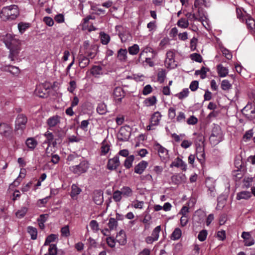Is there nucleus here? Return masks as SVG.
Masks as SVG:
<instances>
[{
  "instance_id": "obj_1",
  "label": "nucleus",
  "mask_w": 255,
  "mask_h": 255,
  "mask_svg": "<svg viewBox=\"0 0 255 255\" xmlns=\"http://www.w3.org/2000/svg\"><path fill=\"white\" fill-rule=\"evenodd\" d=\"M1 40L4 43L6 47L9 49V58L13 61L20 50V42L15 35L7 33L0 36Z\"/></svg>"
},
{
  "instance_id": "obj_2",
  "label": "nucleus",
  "mask_w": 255,
  "mask_h": 255,
  "mask_svg": "<svg viewBox=\"0 0 255 255\" xmlns=\"http://www.w3.org/2000/svg\"><path fill=\"white\" fill-rule=\"evenodd\" d=\"M19 15L18 7L15 4L3 7L0 12V18L5 21L15 20Z\"/></svg>"
},
{
  "instance_id": "obj_3",
  "label": "nucleus",
  "mask_w": 255,
  "mask_h": 255,
  "mask_svg": "<svg viewBox=\"0 0 255 255\" xmlns=\"http://www.w3.org/2000/svg\"><path fill=\"white\" fill-rule=\"evenodd\" d=\"M0 135L3 138L11 140L13 136L11 126L7 123H0Z\"/></svg>"
},
{
  "instance_id": "obj_4",
  "label": "nucleus",
  "mask_w": 255,
  "mask_h": 255,
  "mask_svg": "<svg viewBox=\"0 0 255 255\" xmlns=\"http://www.w3.org/2000/svg\"><path fill=\"white\" fill-rule=\"evenodd\" d=\"M210 140L214 144H217L223 139V133L220 126L216 125L212 129Z\"/></svg>"
},
{
  "instance_id": "obj_5",
  "label": "nucleus",
  "mask_w": 255,
  "mask_h": 255,
  "mask_svg": "<svg viewBox=\"0 0 255 255\" xmlns=\"http://www.w3.org/2000/svg\"><path fill=\"white\" fill-rule=\"evenodd\" d=\"M27 122V119L25 115L20 114H18L15 121V130L23 131L26 127Z\"/></svg>"
},
{
  "instance_id": "obj_6",
  "label": "nucleus",
  "mask_w": 255,
  "mask_h": 255,
  "mask_svg": "<svg viewBox=\"0 0 255 255\" xmlns=\"http://www.w3.org/2000/svg\"><path fill=\"white\" fill-rule=\"evenodd\" d=\"M88 168V163L85 161H83L79 165L70 167V170L73 173L79 175L87 172Z\"/></svg>"
},
{
  "instance_id": "obj_7",
  "label": "nucleus",
  "mask_w": 255,
  "mask_h": 255,
  "mask_svg": "<svg viewBox=\"0 0 255 255\" xmlns=\"http://www.w3.org/2000/svg\"><path fill=\"white\" fill-rule=\"evenodd\" d=\"M50 84L49 83L42 84L39 85L35 89V94L40 98H46L48 95V89H49Z\"/></svg>"
},
{
  "instance_id": "obj_8",
  "label": "nucleus",
  "mask_w": 255,
  "mask_h": 255,
  "mask_svg": "<svg viewBox=\"0 0 255 255\" xmlns=\"http://www.w3.org/2000/svg\"><path fill=\"white\" fill-rule=\"evenodd\" d=\"M130 135V131L128 127L121 128L118 134V138L122 141H126L128 140Z\"/></svg>"
},
{
  "instance_id": "obj_9",
  "label": "nucleus",
  "mask_w": 255,
  "mask_h": 255,
  "mask_svg": "<svg viewBox=\"0 0 255 255\" xmlns=\"http://www.w3.org/2000/svg\"><path fill=\"white\" fill-rule=\"evenodd\" d=\"M165 64L168 68H173L176 66L175 61V53L172 51H168L166 53V57Z\"/></svg>"
},
{
  "instance_id": "obj_10",
  "label": "nucleus",
  "mask_w": 255,
  "mask_h": 255,
  "mask_svg": "<svg viewBox=\"0 0 255 255\" xmlns=\"http://www.w3.org/2000/svg\"><path fill=\"white\" fill-rule=\"evenodd\" d=\"M120 165L119 157L117 155L113 158L109 159L107 168L109 170H114L116 169Z\"/></svg>"
},
{
  "instance_id": "obj_11",
  "label": "nucleus",
  "mask_w": 255,
  "mask_h": 255,
  "mask_svg": "<svg viewBox=\"0 0 255 255\" xmlns=\"http://www.w3.org/2000/svg\"><path fill=\"white\" fill-rule=\"evenodd\" d=\"M113 96L116 103H120L125 97V92L121 87H116L113 92Z\"/></svg>"
},
{
  "instance_id": "obj_12",
  "label": "nucleus",
  "mask_w": 255,
  "mask_h": 255,
  "mask_svg": "<svg viewBox=\"0 0 255 255\" xmlns=\"http://www.w3.org/2000/svg\"><path fill=\"white\" fill-rule=\"evenodd\" d=\"M185 16L191 21L197 20L199 21H202L204 20V18H205L204 15L201 13V12H198V14H196L191 12H187L185 14Z\"/></svg>"
},
{
  "instance_id": "obj_13",
  "label": "nucleus",
  "mask_w": 255,
  "mask_h": 255,
  "mask_svg": "<svg viewBox=\"0 0 255 255\" xmlns=\"http://www.w3.org/2000/svg\"><path fill=\"white\" fill-rule=\"evenodd\" d=\"M94 19H95V17L90 15L84 18L82 25L83 29L88 30L89 31L96 30V28L93 25H91L90 26H89L88 25L89 20Z\"/></svg>"
},
{
  "instance_id": "obj_14",
  "label": "nucleus",
  "mask_w": 255,
  "mask_h": 255,
  "mask_svg": "<svg viewBox=\"0 0 255 255\" xmlns=\"http://www.w3.org/2000/svg\"><path fill=\"white\" fill-rule=\"evenodd\" d=\"M147 166L148 162L146 161L142 160L135 166L134 169V172L141 174L143 172Z\"/></svg>"
},
{
  "instance_id": "obj_15",
  "label": "nucleus",
  "mask_w": 255,
  "mask_h": 255,
  "mask_svg": "<svg viewBox=\"0 0 255 255\" xmlns=\"http://www.w3.org/2000/svg\"><path fill=\"white\" fill-rule=\"evenodd\" d=\"M180 167L183 170H186V164L179 157H177L170 165V167Z\"/></svg>"
},
{
  "instance_id": "obj_16",
  "label": "nucleus",
  "mask_w": 255,
  "mask_h": 255,
  "mask_svg": "<svg viewBox=\"0 0 255 255\" xmlns=\"http://www.w3.org/2000/svg\"><path fill=\"white\" fill-rule=\"evenodd\" d=\"M93 200L97 205H101L104 201L103 193L100 191H95L94 192Z\"/></svg>"
},
{
  "instance_id": "obj_17",
  "label": "nucleus",
  "mask_w": 255,
  "mask_h": 255,
  "mask_svg": "<svg viewBox=\"0 0 255 255\" xmlns=\"http://www.w3.org/2000/svg\"><path fill=\"white\" fill-rule=\"evenodd\" d=\"M2 70L8 72L13 75H16L19 73L20 70L17 67L12 65H5L2 67Z\"/></svg>"
},
{
  "instance_id": "obj_18",
  "label": "nucleus",
  "mask_w": 255,
  "mask_h": 255,
  "mask_svg": "<svg viewBox=\"0 0 255 255\" xmlns=\"http://www.w3.org/2000/svg\"><path fill=\"white\" fill-rule=\"evenodd\" d=\"M206 185L210 191V194L211 196H215V186L214 181L211 179H208L206 180Z\"/></svg>"
},
{
  "instance_id": "obj_19",
  "label": "nucleus",
  "mask_w": 255,
  "mask_h": 255,
  "mask_svg": "<svg viewBox=\"0 0 255 255\" xmlns=\"http://www.w3.org/2000/svg\"><path fill=\"white\" fill-rule=\"evenodd\" d=\"M162 115L159 112L154 113L151 117L150 120V123L153 126H157L159 125V122L161 120Z\"/></svg>"
},
{
  "instance_id": "obj_20",
  "label": "nucleus",
  "mask_w": 255,
  "mask_h": 255,
  "mask_svg": "<svg viewBox=\"0 0 255 255\" xmlns=\"http://www.w3.org/2000/svg\"><path fill=\"white\" fill-rule=\"evenodd\" d=\"M116 241L121 245H124L127 243L126 236L123 230L120 231L117 235Z\"/></svg>"
},
{
  "instance_id": "obj_21",
  "label": "nucleus",
  "mask_w": 255,
  "mask_h": 255,
  "mask_svg": "<svg viewBox=\"0 0 255 255\" xmlns=\"http://www.w3.org/2000/svg\"><path fill=\"white\" fill-rule=\"evenodd\" d=\"M243 114L249 119L252 120L255 118V108L248 109V107H246L243 110Z\"/></svg>"
},
{
  "instance_id": "obj_22",
  "label": "nucleus",
  "mask_w": 255,
  "mask_h": 255,
  "mask_svg": "<svg viewBox=\"0 0 255 255\" xmlns=\"http://www.w3.org/2000/svg\"><path fill=\"white\" fill-rule=\"evenodd\" d=\"M60 119L58 116H53L47 120V124L50 128L54 127L60 123Z\"/></svg>"
},
{
  "instance_id": "obj_23",
  "label": "nucleus",
  "mask_w": 255,
  "mask_h": 255,
  "mask_svg": "<svg viewBox=\"0 0 255 255\" xmlns=\"http://www.w3.org/2000/svg\"><path fill=\"white\" fill-rule=\"evenodd\" d=\"M205 215L204 213L201 211H197L195 215L193 216V221L195 223H197L199 224H201L204 222V217Z\"/></svg>"
},
{
  "instance_id": "obj_24",
  "label": "nucleus",
  "mask_w": 255,
  "mask_h": 255,
  "mask_svg": "<svg viewBox=\"0 0 255 255\" xmlns=\"http://www.w3.org/2000/svg\"><path fill=\"white\" fill-rule=\"evenodd\" d=\"M155 148L158 151L160 157H166L168 153V150L162 146L159 143H156L155 145Z\"/></svg>"
},
{
  "instance_id": "obj_25",
  "label": "nucleus",
  "mask_w": 255,
  "mask_h": 255,
  "mask_svg": "<svg viewBox=\"0 0 255 255\" xmlns=\"http://www.w3.org/2000/svg\"><path fill=\"white\" fill-rule=\"evenodd\" d=\"M218 75L220 77H226L229 73L228 69L224 67L222 64H219L217 67Z\"/></svg>"
},
{
  "instance_id": "obj_26",
  "label": "nucleus",
  "mask_w": 255,
  "mask_h": 255,
  "mask_svg": "<svg viewBox=\"0 0 255 255\" xmlns=\"http://www.w3.org/2000/svg\"><path fill=\"white\" fill-rule=\"evenodd\" d=\"M120 191L124 197L128 198L132 195V190L129 187L124 186Z\"/></svg>"
},
{
  "instance_id": "obj_27",
  "label": "nucleus",
  "mask_w": 255,
  "mask_h": 255,
  "mask_svg": "<svg viewBox=\"0 0 255 255\" xmlns=\"http://www.w3.org/2000/svg\"><path fill=\"white\" fill-rule=\"evenodd\" d=\"M89 63L90 60L89 58L82 55L79 56V65L81 68H84L86 67L89 65Z\"/></svg>"
},
{
  "instance_id": "obj_28",
  "label": "nucleus",
  "mask_w": 255,
  "mask_h": 255,
  "mask_svg": "<svg viewBox=\"0 0 255 255\" xmlns=\"http://www.w3.org/2000/svg\"><path fill=\"white\" fill-rule=\"evenodd\" d=\"M117 58L121 62L126 61L127 59V51L126 49H120L117 54Z\"/></svg>"
},
{
  "instance_id": "obj_29",
  "label": "nucleus",
  "mask_w": 255,
  "mask_h": 255,
  "mask_svg": "<svg viewBox=\"0 0 255 255\" xmlns=\"http://www.w3.org/2000/svg\"><path fill=\"white\" fill-rule=\"evenodd\" d=\"M252 196V194L249 191H244L241 192H239L237 195V199L241 200V199H248Z\"/></svg>"
},
{
  "instance_id": "obj_30",
  "label": "nucleus",
  "mask_w": 255,
  "mask_h": 255,
  "mask_svg": "<svg viewBox=\"0 0 255 255\" xmlns=\"http://www.w3.org/2000/svg\"><path fill=\"white\" fill-rule=\"evenodd\" d=\"M196 156L197 158L201 163H202L204 162L205 153L204 152V149L202 147L197 148Z\"/></svg>"
},
{
  "instance_id": "obj_31",
  "label": "nucleus",
  "mask_w": 255,
  "mask_h": 255,
  "mask_svg": "<svg viewBox=\"0 0 255 255\" xmlns=\"http://www.w3.org/2000/svg\"><path fill=\"white\" fill-rule=\"evenodd\" d=\"M25 143L29 149L33 150L36 146L37 142L33 138H28L26 140Z\"/></svg>"
},
{
  "instance_id": "obj_32",
  "label": "nucleus",
  "mask_w": 255,
  "mask_h": 255,
  "mask_svg": "<svg viewBox=\"0 0 255 255\" xmlns=\"http://www.w3.org/2000/svg\"><path fill=\"white\" fill-rule=\"evenodd\" d=\"M27 230L28 233L31 237V239L33 240H36L37 236V230L36 228L32 226H28Z\"/></svg>"
},
{
  "instance_id": "obj_33",
  "label": "nucleus",
  "mask_w": 255,
  "mask_h": 255,
  "mask_svg": "<svg viewBox=\"0 0 255 255\" xmlns=\"http://www.w3.org/2000/svg\"><path fill=\"white\" fill-rule=\"evenodd\" d=\"M108 226L110 231L115 230L118 227V222L116 219L111 218L109 220Z\"/></svg>"
},
{
  "instance_id": "obj_34",
  "label": "nucleus",
  "mask_w": 255,
  "mask_h": 255,
  "mask_svg": "<svg viewBox=\"0 0 255 255\" xmlns=\"http://www.w3.org/2000/svg\"><path fill=\"white\" fill-rule=\"evenodd\" d=\"M182 235V231L179 228L175 229L171 235V239L173 240L179 239Z\"/></svg>"
},
{
  "instance_id": "obj_35",
  "label": "nucleus",
  "mask_w": 255,
  "mask_h": 255,
  "mask_svg": "<svg viewBox=\"0 0 255 255\" xmlns=\"http://www.w3.org/2000/svg\"><path fill=\"white\" fill-rule=\"evenodd\" d=\"M91 73L96 77L102 74V68L99 66H94L91 69Z\"/></svg>"
},
{
  "instance_id": "obj_36",
  "label": "nucleus",
  "mask_w": 255,
  "mask_h": 255,
  "mask_svg": "<svg viewBox=\"0 0 255 255\" xmlns=\"http://www.w3.org/2000/svg\"><path fill=\"white\" fill-rule=\"evenodd\" d=\"M58 238V235L55 234H51L49 235L45 240V243L44 244V246H50V243L54 242L56 239Z\"/></svg>"
},
{
  "instance_id": "obj_37",
  "label": "nucleus",
  "mask_w": 255,
  "mask_h": 255,
  "mask_svg": "<svg viewBox=\"0 0 255 255\" xmlns=\"http://www.w3.org/2000/svg\"><path fill=\"white\" fill-rule=\"evenodd\" d=\"M134 159V156L133 155L128 156L125 161L124 166L127 169L130 168L132 166V162Z\"/></svg>"
},
{
  "instance_id": "obj_38",
  "label": "nucleus",
  "mask_w": 255,
  "mask_h": 255,
  "mask_svg": "<svg viewBox=\"0 0 255 255\" xmlns=\"http://www.w3.org/2000/svg\"><path fill=\"white\" fill-rule=\"evenodd\" d=\"M177 24L181 28H186L189 26L188 20L185 18H181L178 20Z\"/></svg>"
},
{
  "instance_id": "obj_39",
  "label": "nucleus",
  "mask_w": 255,
  "mask_h": 255,
  "mask_svg": "<svg viewBox=\"0 0 255 255\" xmlns=\"http://www.w3.org/2000/svg\"><path fill=\"white\" fill-rule=\"evenodd\" d=\"M148 52H150L152 54V58H153L154 57L155 53L154 52V50L149 46H146L141 50L139 54V60H140L142 55H144V53H147Z\"/></svg>"
},
{
  "instance_id": "obj_40",
  "label": "nucleus",
  "mask_w": 255,
  "mask_h": 255,
  "mask_svg": "<svg viewBox=\"0 0 255 255\" xmlns=\"http://www.w3.org/2000/svg\"><path fill=\"white\" fill-rule=\"evenodd\" d=\"M97 111L100 115L106 114L107 112L106 105L103 103L99 104L97 108Z\"/></svg>"
},
{
  "instance_id": "obj_41",
  "label": "nucleus",
  "mask_w": 255,
  "mask_h": 255,
  "mask_svg": "<svg viewBox=\"0 0 255 255\" xmlns=\"http://www.w3.org/2000/svg\"><path fill=\"white\" fill-rule=\"evenodd\" d=\"M144 103L147 107L153 106L156 103V97L153 96L148 98L144 100Z\"/></svg>"
},
{
  "instance_id": "obj_42",
  "label": "nucleus",
  "mask_w": 255,
  "mask_h": 255,
  "mask_svg": "<svg viewBox=\"0 0 255 255\" xmlns=\"http://www.w3.org/2000/svg\"><path fill=\"white\" fill-rule=\"evenodd\" d=\"M81 191V189L76 185L73 184L71 187V196L72 198L78 195Z\"/></svg>"
},
{
  "instance_id": "obj_43",
  "label": "nucleus",
  "mask_w": 255,
  "mask_h": 255,
  "mask_svg": "<svg viewBox=\"0 0 255 255\" xmlns=\"http://www.w3.org/2000/svg\"><path fill=\"white\" fill-rule=\"evenodd\" d=\"M189 91L188 89L185 88L181 92L177 94L176 95V97H177L179 99L182 100L185 98H186L189 94Z\"/></svg>"
},
{
  "instance_id": "obj_44",
  "label": "nucleus",
  "mask_w": 255,
  "mask_h": 255,
  "mask_svg": "<svg viewBox=\"0 0 255 255\" xmlns=\"http://www.w3.org/2000/svg\"><path fill=\"white\" fill-rule=\"evenodd\" d=\"M128 50L130 54L134 55L138 53L139 48L137 44H135L132 46L129 47Z\"/></svg>"
},
{
  "instance_id": "obj_45",
  "label": "nucleus",
  "mask_w": 255,
  "mask_h": 255,
  "mask_svg": "<svg viewBox=\"0 0 255 255\" xmlns=\"http://www.w3.org/2000/svg\"><path fill=\"white\" fill-rule=\"evenodd\" d=\"M100 36L101 41L102 44L106 45L109 42L110 37L108 34H106L104 32H101Z\"/></svg>"
},
{
  "instance_id": "obj_46",
  "label": "nucleus",
  "mask_w": 255,
  "mask_h": 255,
  "mask_svg": "<svg viewBox=\"0 0 255 255\" xmlns=\"http://www.w3.org/2000/svg\"><path fill=\"white\" fill-rule=\"evenodd\" d=\"M166 73L165 70L161 69L157 73V80L160 83H163L165 78Z\"/></svg>"
},
{
  "instance_id": "obj_47",
  "label": "nucleus",
  "mask_w": 255,
  "mask_h": 255,
  "mask_svg": "<svg viewBox=\"0 0 255 255\" xmlns=\"http://www.w3.org/2000/svg\"><path fill=\"white\" fill-rule=\"evenodd\" d=\"M101 152L103 154L105 155L110 150V146L107 143L106 141L104 140L102 143Z\"/></svg>"
},
{
  "instance_id": "obj_48",
  "label": "nucleus",
  "mask_w": 255,
  "mask_h": 255,
  "mask_svg": "<svg viewBox=\"0 0 255 255\" xmlns=\"http://www.w3.org/2000/svg\"><path fill=\"white\" fill-rule=\"evenodd\" d=\"M207 71V68L204 67H202L200 70L196 71L195 74L196 75H200L202 79H204L206 76Z\"/></svg>"
},
{
  "instance_id": "obj_49",
  "label": "nucleus",
  "mask_w": 255,
  "mask_h": 255,
  "mask_svg": "<svg viewBox=\"0 0 255 255\" xmlns=\"http://www.w3.org/2000/svg\"><path fill=\"white\" fill-rule=\"evenodd\" d=\"M122 198V194L120 190H116L114 192L113 198L116 202H119L121 201Z\"/></svg>"
},
{
  "instance_id": "obj_50",
  "label": "nucleus",
  "mask_w": 255,
  "mask_h": 255,
  "mask_svg": "<svg viewBox=\"0 0 255 255\" xmlns=\"http://www.w3.org/2000/svg\"><path fill=\"white\" fill-rule=\"evenodd\" d=\"M161 231V227L160 226H158L153 230L152 233L151 234V236L153 239L155 240H157L159 238V234Z\"/></svg>"
},
{
  "instance_id": "obj_51",
  "label": "nucleus",
  "mask_w": 255,
  "mask_h": 255,
  "mask_svg": "<svg viewBox=\"0 0 255 255\" xmlns=\"http://www.w3.org/2000/svg\"><path fill=\"white\" fill-rule=\"evenodd\" d=\"M44 136L46 137V140H45L43 144L47 143L48 145H50V142L53 139V135L51 132L47 131L44 133Z\"/></svg>"
},
{
  "instance_id": "obj_52",
  "label": "nucleus",
  "mask_w": 255,
  "mask_h": 255,
  "mask_svg": "<svg viewBox=\"0 0 255 255\" xmlns=\"http://www.w3.org/2000/svg\"><path fill=\"white\" fill-rule=\"evenodd\" d=\"M221 87L222 90H228L231 88L232 85L228 80H223L222 81Z\"/></svg>"
},
{
  "instance_id": "obj_53",
  "label": "nucleus",
  "mask_w": 255,
  "mask_h": 255,
  "mask_svg": "<svg viewBox=\"0 0 255 255\" xmlns=\"http://www.w3.org/2000/svg\"><path fill=\"white\" fill-rule=\"evenodd\" d=\"M207 236V231L205 230H203L200 231L198 235V239L201 242L204 241Z\"/></svg>"
},
{
  "instance_id": "obj_54",
  "label": "nucleus",
  "mask_w": 255,
  "mask_h": 255,
  "mask_svg": "<svg viewBox=\"0 0 255 255\" xmlns=\"http://www.w3.org/2000/svg\"><path fill=\"white\" fill-rule=\"evenodd\" d=\"M48 254L50 255H56L57 253V249L56 245L52 244L50 245L48 248Z\"/></svg>"
},
{
  "instance_id": "obj_55",
  "label": "nucleus",
  "mask_w": 255,
  "mask_h": 255,
  "mask_svg": "<svg viewBox=\"0 0 255 255\" xmlns=\"http://www.w3.org/2000/svg\"><path fill=\"white\" fill-rule=\"evenodd\" d=\"M246 23L249 28L253 29L255 28V21L251 17H249L246 19Z\"/></svg>"
},
{
  "instance_id": "obj_56",
  "label": "nucleus",
  "mask_w": 255,
  "mask_h": 255,
  "mask_svg": "<svg viewBox=\"0 0 255 255\" xmlns=\"http://www.w3.org/2000/svg\"><path fill=\"white\" fill-rule=\"evenodd\" d=\"M205 0H195L194 3V6L198 8V12H201L200 6L205 4Z\"/></svg>"
},
{
  "instance_id": "obj_57",
  "label": "nucleus",
  "mask_w": 255,
  "mask_h": 255,
  "mask_svg": "<svg viewBox=\"0 0 255 255\" xmlns=\"http://www.w3.org/2000/svg\"><path fill=\"white\" fill-rule=\"evenodd\" d=\"M190 57L192 60L196 62L200 63L202 61V57L199 54L196 53H193L190 55Z\"/></svg>"
},
{
  "instance_id": "obj_58",
  "label": "nucleus",
  "mask_w": 255,
  "mask_h": 255,
  "mask_svg": "<svg viewBox=\"0 0 255 255\" xmlns=\"http://www.w3.org/2000/svg\"><path fill=\"white\" fill-rule=\"evenodd\" d=\"M29 26L28 23L19 22L18 24V28L20 33H23Z\"/></svg>"
},
{
  "instance_id": "obj_59",
  "label": "nucleus",
  "mask_w": 255,
  "mask_h": 255,
  "mask_svg": "<svg viewBox=\"0 0 255 255\" xmlns=\"http://www.w3.org/2000/svg\"><path fill=\"white\" fill-rule=\"evenodd\" d=\"M27 211L26 207H22L16 213V216L19 218H22L25 216Z\"/></svg>"
},
{
  "instance_id": "obj_60",
  "label": "nucleus",
  "mask_w": 255,
  "mask_h": 255,
  "mask_svg": "<svg viewBox=\"0 0 255 255\" xmlns=\"http://www.w3.org/2000/svg\"><path fill=\"white\" fill-rule=\"evenodd\" d=\"M143 205V201H139L138 200H135L133 201L131 204L132 206L135 208V209H142Z\"/></svg>"
},
{
  "instance_id": "obj_61",
  "label": "nucleus",
  "mask_w": 255,
  "mask_h": 255,
  "mask_svg": "<svg viewBox=\"0 0 255 255\" xmlns=\"http://www.w3.org/2000/svg\"><path fill=\"white\" fill-rule=\"evenodd\" d=\"M90 227L94 232H97L99 230V224L96 220H92L90 223Z\"/></svg>"
},
{
  "instance_id": "obj_62",
  "label": "nucleus",
  "mask_w": 255,
  "mask_h": 255,
  "mask_svg": "<svg viewBox=\"0 0 255 255\" xmlns=\"http://www.w3.org/2000/svg\"><path fill=\"white\" fill-rule=\"evenodd\" d=\"M77 87L76 83L74 80L70 81L69 86L67 87V90L70 93H73Z\"/></svg>"
},
{
  "instance_id": "obj_63",
  "label": "nucleus",
  "mask_w": 255,
  "mask_h": 255,
  "mask_svg": "<svg viewBox=\"0 0 255 255\" xmlns=\"http://www.w3.org/2000/svg\"><path fill=\"white\" fill-rule=\"evenodd\" d=\"M163 170V168L161 166L156 165L153 167L152 173L158 175H160Z\"/></svg>"
},
{
  "instance_id": "obj_64",
  "label": "nucleus",
  "mask_w": 255,
  "mask_h": 255,
  "mask_svg": "<svg viewBox=\"0 0 255 255\" xmlns=\"http://www.w3.org/2000/svg\"><path fill=\"white\" fill-rule=\"evenodd\" d=\"M253 129H250L246 132L245 134L243 136V139L245 141H247L250 140L253 136Z\"/></svg>"
}]
</instances>
